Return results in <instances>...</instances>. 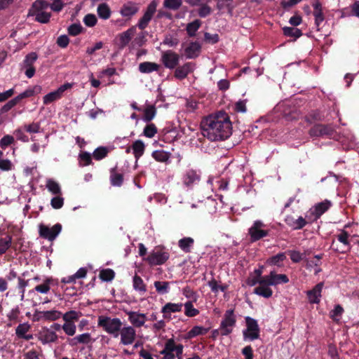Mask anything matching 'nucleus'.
Masks as SVG:
<instances>
[{"mask_svg":"<svg viewBox=\"0 0 359 359\" xmlns=\"http://www.w3.org/2000/svg\"><path fill=\"white\" fill-rule=\"evenodd\" d=\"M236 324V316L233 309L226 310L221 321L219 330L222 336H227L233 332Z\"/></svg>","mask_w":359,"mask_h":359,"instance_id":"5","label":"nucleus"},{"mask_svg":"<svg viewBox=\"0 0 359 359\" xmlns=\"http://www.w3.org/2000/svg\"><path fill=\"white\" fill-rule=\"evenodd\" d=\"M311 137L334 139L337 136L335 126L332 124L315 123L309 130Z\"/></svg>","mask_w":359,"mask_h":359,"instance_id":"3","label":"nucleus"},{"mask_svg":"<svg viewBox=\"0 0 359 359\" xmlns=\"http://www.w3.org/2000/svg\"><path fill=\"white\" fill-rule=\"evenodd\" d=\"M161 66L152 62H143L139 65V71L143 74H149L153 72H158Z\"/></svg>","mask_w":359,"mask_h":359,"instance_id":"26","label":"nucleus"},{"mask_svg":"<svg viewBox=\"0 0 359 359\" xmlns=\"http://www.w3.org/2000/svg\"><path fill=\"white\" fill-rule=\"evenodd\" d=\"M119 334H121V343L123 345L132 344L135 339L136 332L131 326L121 327Z\"/></svg>","mask_w":359,"mask_h":359,"instance_id":"15","label":"nucleus"},{"mask_svg":"<svg viewBox=\"0 0 359 359\" xmlns=\"http://www.w3.org/2000/svg\"><path fill=\"white\" fill-rule=\"evenodd\" d=\"M323 287V283L320 282L316 285L312 290L307 291V297L311 304H318L320 302Z\"/></svg>","mask_w":359,"mask_h":359,"instance_id":"21","label":"nucleus"},{"mask_svg":"<svg viewBox=\"0 0 359 359\" xmlns=\"http://www.w3.org/2000/svg\"><path fill=\"white\" fill-rule=\"evenodd\" d=\"M133 155L137 161L144 153L145 144L140 140H135L132 144Z\"/></svg>","mask_w":359,"mask_h":359,"instance_id":"28","label":"nucleus"},{"mask_svg":"<svg viewBox=\"0 0 359 359\" xmlns=\"http://www.w3.org/2000/svg\"><path fill=\"white\" fill-rule=\"evenodd\" d=\"M201 25L202 22L198 19H196L193 22L188 23L186 27V31L189 36H195L196 32L201 27Z\"/></svg>","mask_w":359,"mask_h":359,"instance_id":"34","label":"nucleus"},{"mask_svg":"<svg viewBox=\"0 0 359 359\" xmlns=\"http://www.w3.org/2000/svg\"><path fill=\"white\" fill-rule=\"evenodd\" d=\"M57 339L58 337L56 333L53 330H50L49 329L44 330L41 333L39 337V340L43 344L55 342Z\"/></svg>","mask_w":359,"mask_h":359,"instance_id":"27","label":"nucleus"},{"mask_svg":"<svg viewBox=\"0 0 359 359\" xmlns=\"http://www.w3.org/2000/svg\"><path fill=\"white\" fill-rule=\"evenodd\" d=\"M97 326L114 337H118L122 322L118 318H111L107 316H100L97 319Z\"/></svg>","mask_w":359,"mask_h":359,"instance_id":"2","label":"nucleus"},{"mask_svg":"<svg viewBox=\"0 0 359 359\" xmlns=\"http://www.w3.org/2000/svg\"><path fill=\"white\" fill-rule=\"evenodd\" d=\"M158 130L156 125L153 123H148L144 128L143 135L149 138H151L157 133Z\"/></svg>","mask_w":359,"mask_h":359,"instance_id":"52","label":"nucleus"},{"mask_svg":"<svg viewBox=\"0 0 359 359\" xmlns=\"http://www.w3.org/2000/svg\"><path fill=\"white\" fill-rule=\"evenodd\" d=\"M48 190L53 195H62V190L58 182L53 179H48L46 184Z\"/></svg>","mask_w":359,"mask_h":359,"instance_id":"38","label":"nucleus"},{"mask_svg":"<svg viewBox=\"0 0 359 359\" xmlns=\"http://www.w3.org/2000/svg\"><path fill=\"white\" fill-rule=\"evenodd\" d=\"M37 54L34 52H32L27 54L23 61L24 67L34 66V63L37 60Z\"/></svg>","mask_w":359,"mask_h":359,"instance_id":"59","label":"nucleus"},{"mask_svg":"<svg viewBox=\"0 0 359 359\" xmlns=\"http://www.w3.org/2000/svg\"><path fill=\"white\" fill-rule=\"evenodd\" d=\"M183 304L182 303L180 304H175V303H167L165 304L161 309V312L163 313V318H170V313H176L180 312L182 311Z\"/></svg>","mask_w":359,"mask_h":359,"instance_id":"24","label":"nucleus"},{"mask_svg":"<svg viewBox=\"0 0 359 359\" xmlns=\"http://www.w3.org/2000/svg\"><path fill=\"white\" fill-rule=\"evenodd\" d=\"M161 61L165 68L173 69L179 65L180 55L172 50L162 52Z\"/></svg>","mask_w":359,"mask_h":359,"instance_id":"12","label":"nucleus"},{"mask_svg":"<svg viewBox=\"0 0 359 359\" xmlns=\"http://www.w3.org/2000/svg\"><path fill=\"white\" fill-rule=\"evenodd\" d=\"M41 90V87L39 86H34L33 88H28L25 90L23 93L19 94L18 96L14 97L13 99L8 101L6 104H5L0 109L1 114H4L10 111L13 107H15L18 103H19L22 100L30 97L33 96L35 93H38Z\"/></svg>","mask_w":359,"mask_h":359,"instance_id":"4","label":"nucleus"},{"mask_svg":"<svg viewBox=\"0 0 359 359\" xmlns=\"http://www.w3.org/2000/svg\"><path fill=\"white\" fill-rule=\"evenodd\" d=\"M62 230V225L60 223L55 224L53 226H49L43 224L39 225V236L50 241H53L58 236Z\"/></svg>","mask_w":359,"mask_h":359,"instance_id":"11","label":"nucleus"},{"mask_svg":"<svg viewBox=\"0 0 359 359\" xmlns=\"http://www.w3.org/2000/svg\"><path fill=\"white\" fill-rule=\"evenodd\" d=\"M82 316V313L74 310L69 311L64 314L62 313V318L66 323H75Z\"/></svg>","mask_w":359,"mask_h":359,"instance_id":"33","label":"nucleus"},{"mask_svg":"<svg viewBox=\"0 0 359 359\" xmlns=\"http://www.w3.org/2000/svg\"><path fill=\"white\" fill-rule=\"evenodd\" d=\"M128 320L131 324L136 327H141L145 323L147 320L146 315L136 311H126Z\"/></svg>","mask_w":359,"mask_h":359,"instance_id":"20","label":"nucleus"},{"mask_svg":"<svg viewBox=\"0 0 359 359\" xmlns=\"http://www.w3.org/2000/svg\"><path fill=\"white\" fill-rule=\"evenodd\" d=\"M182 294L188 299L196 302L198 295L189 286H186L182 289Z\"/></svg>","mask_w":359,"mask_h":359,"instance_id":"64","label":"nucleus"},{"mask_svg":"<svg viewBox=\"0 0 359 359\" xmlns=\"http://www.w3.org/2000/svg\"><path fill=\"white\" fill-rule=\"evenodd\" d=\"M254 293L264 298H269L273 294V290L269 287L259 285L255 288Z\"/></svg>","mask_w":359,"mask_h":359,"instance_id":"46","label":"nucleus"},{"mask_svg":"<svg viewBox=\"0 0 359 359\" xmlns=\"http://www.w3.org/2000/svg\"><path fill=\"white\" fill-rule=\"evenodd\" d=\"M135 32L136 27L135 26H133L130 28L128 29L126 31L121 33L118 35L117 39V45L118 46V48H124L129 43Z\"/></svg>","mask_w":359,"mask_h":359,"instance_id":"18","label":"nucleus"},{"mask_svg":"<svg viewBox=\"0 0 359 359\" xmlns=\"http://www.w3.org/2000/svg\"><path fill=\"white\" fill-rule=\"evenodd\" d=\"M67 31L69 35L75 36L82 32L83 27L81 25V24L74 23L68 27Z\"/></svg>","mask_w":359,"mask_h":359,"instance_id":"60","label":"nucleus"},{"mask_svg":"<svg viewBox=\"0 0 359 359\" xmlns=\"http://www.w3.org/2000/svg\"><path fill=\"white\" fill-rule=\"evenodd\" d=\"M154 285L159 294H165L170 291V282L168 281H155Z\"/></svg>","mask_w":359,"mask_h":359,"instance_id":"43","label":"nucleus"},{"mask_svg":"<svg viewBox=\"0 0 359 359\" xmlns=\"http://www.w3.org/2000/svg\"><path fill=\"white\" fill-rule=\"evenodd\" d=\"M163 7L172 11H177L182 5V0H164Z\"/></svg>","mask_w":359,"mask_h":359,"instance_id":"47","label":"nucleus"},{"mask_svg":"<svg viewBox=\"0 0 359 359\" xmlns=\"http://www.w3.org/2000/svg\"><path fill=\"white\" fill-rule=\"evenodd\" d=\"M100 278L106 282L111 281L115 277L114 271L111 269H105L100 271Z\"/></svg>","mask_w":359,"mask_h":359,"instance_id":"49","label":"nucleus"},{"mask_svg":"<svg viewBox=\"0 0 359 359\" xmlns=\"http://www.w3.org/2000/svg\"><path fill=\"white\" fill-rule=\"evenodd\" d=\"M62 330L68 336H74L76 332V326L74 323H66L62 325Z\"/></svg>","mask_w":359,"mask_h":359,"instance_id":"55","label":"nucleus"},{"mask_svg":"<svg viewBox=\"0 0 359 359\" xmlns=\"http://www.w3.org/2000/svg\"><path fill=\"white\" fill-rule=\"evenodd\" d=\"M45 320L55 321L62 317V312L57 310L46 311Z\"/></svg>","mask_w":359,"mask_h":359,"instance_id":"56","label":"nucleus"},{"mask_svg":"<svg viewBox=\"0 0 359 359\" xmlns=\"http://www.w3.org/2000/svg\"><path fill=\"white\" fill-rule=\"evenodd\" d=\"M12 236L6 234L5 236H0V255L4 254L11 246Z\"/></svg>","mask_w":359,"mask_h":359,"instance_id":"42","label":"nucleus"},{"mask_svg":"<svg viewBox=\"0 0 359 359\" xmlns=\"http://www.w3.org/2000/svg\"><path fill=\"white\" fill-rule=\"evenodd\" d=\"M202 134L210 141L224 140L232 133V124L227 113L219 111L204 118L201 123Z\"/></svg>","mask_w":359,"mask_h":359,"instance_id":"1","label":"nucleus"},{"mask_svg":"<svg viewBox=\"0 0 359 359\" xmlns=\"http://www.w3.org/2000/svg\"><path fill=\"white\" fill-rule=\"evenodd\" d=\"M50 205L54 209H60L64 205V198L61 195H55L50 201Z\"/></svg>","mask_w":359,"mask_h":359,"instance_id":"63","label":"nucleus"},{"mask_svg":"<svg viewBox=\"0 0 359 359\" xmlns=\"http://www.w3.org/2000/svg\"><path fill=\"white\" fill-rule=\"evenodd\" d=\"M98 16L104 20H107L111 16V9L108 4L102 3L100 4L97 9Z\"/></svg>","mask_w":359,"mask_h":359,"instance_id":"41","label":"nucleus"},{"mask_svg":"<svg viewBox=\"0 0 359 359\" xmlns=\"http://www.w3.org/2000/svg\"><path fill=\"white\" fill-rule=\"evenodd\" d=\"M201 46L197 41L191 42L189 45L185 48L184 53L188 59H194L197 57L201 52Z\"/></svg>","mask_w":359,"mask_h":359,"instance_id":"23","label":"nucleus"},{"mask_svg":"<svg viewBox=\"0 0 359 359\" xmlns=\"http://www.w3.org/2000/svg\"><path fill=\"white\" fill-rule=\"evenodd\" d=\"M139 9L140 7L137 4L128 1L121 6L120 13L123 17L130 19L139 11Z\"/></svg>","mask_w":359,"mask_h":359,"instance_id":"19","label":"nucleus"},{"mask_svg":"<svg viewBox=\"0 0 359 359\" xmlns=\"http://www.w3.org/2000/svg\"><path fill=\"white\" fill-rule=\"evenodd\" d=\"M306 121L310 124L314 123L315 122L323 121L325 119L324 115L318 110L312 111L305 118Z\"/></svg>","mask_w":359,"mask_h":359,"instance_id":"39","label":"nucleus"},{"mask_svg":"<svg viewBox=\"0 0 359 359\" xmlns=\"http://www.w3.org/2000/svg\"><path fill=\"white\" fill-rule=\"evenodd\" d=\"M200 180L201 175L199 172L194 169L187 170L184 172L182 178L184 185L189 188L198 184Z\"/></svg>","mask_w":359,"mask_h":359,"instance_id":"14","label":"nucleus"},{"mask_svg":"<svg viewBox=\"0 0 359 359\" xmlns=\"http://www.w3.org/2000/svg\"><path fill=\"white\" fill-rule=\"evenodd\" d=\"M208 328H205L203 327L194 326L188 332V334L190 338H192L198 335L205 334L208 332Z\"/></svg>","mask_w":359,"mask_h":359,"instance_id":"53","label":"nucleus"},{"mask_svg":"<svg viewBox=\"0 0 359 359\" xmlns=\"http://www.w3.org/2000/svg\"><path fill=\"white\" fill-rule=\"evenodd\" d=\"M133 286L134 290L138 291L140 294H144L147 291V286L142 278L137 274L133 276Z\"/></svg>","mask_w":359,"mask_h":359,"instance_id":"35","label":"nucleus"},{"mask_svg":"<svg viewBox=\"0 0 359 359\" xmlns=\"http://www.w3.org/2000/svg\"><path fill=\"white\" fill-rule=\"evenodd\" d=\"M265 224L260 220H256L254 222L252 226L248 229V234L250 236V241L252 242L257 241L269 234V230L263 229L265 227Z\"/></svg>","mask_w":359,"mask_h":359,"instance_id":"10","label":"nucleus"},{"mask_svg":"<svg viewBox=\"0 0 359 359\" xmlns=\"http://www.w3.org/2000/svg\"><path fill=\"white\" fill-rule=\"evenodd\" d=\"M312 6L313 8V15L314 18L324 15L323 12V6L319 0H315L312 3Z\"/></svg>","mask_w":359,"mask_h":359,"instance_id":"61","label":"nucleus"},{"mask_svg":"<svg viewBox=\"0 0 359 359\" xmlns=\"http://www.w3.org/2000/svg\"><path fill=\"white\" fill-rule=\"evenodd\" d=\"M194 240L191 237H184L179 240L178 246L185 253H189L194 245Z\"/></svg>","mask_w":359,"mask_h":359,"instance_id":"30","label":"nucleus"},{"mask_svg":"<svg viewBox=\"0 0 359 359\" xmlns=\"http://www.w3.org/2000/svg\"><path fill=\"white\" fill-rule=\"evenodd\" d=\"M157 6L158 1L156 0L151 1L148 4L142 17L140 18L137 24V27L140 29L144 30L148 27L149 22H151L155 13L156 12Z\"/></svg>","mask_w":359,"mask_h":359,"instance_id":"8","label":"nucleus"},{"mask_svg":"<svg viewBox=\"0 0 359 359\" xmlns=\"http://www.w3.org/2000/svg\"><path fill=\"white\" fill-rule=\"evenodd\" d=\"M109 153V149L106 147H99L95 149L93 153V158L97 161H100L105 158Z\"/></svg>","mask_w":359,"mask_h":359,"instance_id":"50","label":"nucleus"},{"mask_svg":"<svg viewBox=\"0 0 359 359\" xmlns=\"http://www.w3.org/2000/svg\"><path fill=\"white\" fill-rule=\"evenodd\" d=\"M169 253L165 250L164 248L157 246L149 255L147 261L150 265H162L169 259Z\"/></svg>","mask_w":359,"mask_h":359,"instance_id":"6","label":"nucleus"},{"mask_svg":"<svg viewBox=\"0 0 359 359\" xmlns=\"http://www.w3.org/2000/svg\"><path fill=\"white\" fill-rule=\"evenodd\" d=\"M344 310L340 304L335 305L333 310L330 312V318L335 323H338L341 319Z\"/></svg>","mask_w":359,"mask_h":359,"instance_id":"44","label":"nucleus"},{"mask_svg":"<svg viewBox=\"0 0 359 359\" xmlns=\"http://www.w3.org/2000/svg\"><path fill=\"white\" fill-rule=\"evenodd\" d=\"M142 120L146 123H149L156 115V109L154 105L149 104L144 109Z\"/></svg>","mask_w":359,"mask_h":359,"instance_id":"31","label":"nucleus"},{"mask_svg":"<svg viewBox=\"0 0 359 359\" xmlns=\"http://www.w3.org/2000/svg\"><path fill=\"white\" fill-rule=\"evenodd\" d=\"M116 166L110 169V182L112 186L121 187L123 182V176L116 172Z\"/></svg>","mask_w":359,"mask_h":359,"instance_id":"29","label":"nucleus"},{"mask_svg":"<svg viewBox=\"0 0 359 359\" xmlns=\"http://www.w3.org/2000/svg\"><path fill=\"white\" fill-rule=\"evenodd\" d=\"M171 154L163 150H156L151 154V156L158 162L166 163L170 158Z\"/></svg>","mask_w":359,"mask_h":359,"instance_id":"37","label":"nucleus"},{"mask_svg":"<svg viewBox=\"0 0 359 359\" xmlns=\"http://www.w3.org/2000/svg\"><path fill=\"white\" fill-rule=\"evenodd\" d=\"M72 87V85L69 83H66L60 86L56 90L50 92L43 97V104H48L60 99L62 97L64 92Z\"/></svg>","mask_w":359,"mask_h":359,"instance_id":"13","label":"nucleus"},{"mask_svg":"<svg viewBox=\"0 0 359 359\" xmlns=\"http://www.w3.org/2000/svg\"><path fill=\"white\" fill-rule=\"evenodd\" d=\"M245 320L247 328L243 332L244 339H248L250 341L257 339L260 333L257 321L250 316L245 317Z\"/></svg>","mask_w":359,"mask_h":359,"instance_id":"7","label":"nucleus"},{"mask_svg":"<svg viewBox=\"0 0 359 359\" xmlns=\"http://www.w3.org/2000/svg\"><path fill=\"white\" fill-rule=\"evenodd\" d=\"M332 203L328 200H325L323 202L317 203L313 210H311V214L314 216V220L319 219L325 212H327L331 207Z\"/></svg>","mask_w":359,"mask_h":359,"instance_id":"22","label":"nucleus"},{"mask_svg":"<svg viewBox=\"0 0 359 359\" xmlns=\"http://www.w3.org/2000/svg\"><path fill=\"white\" fill-rule=\"evenodd\" d=\"M284 221L292 230L302 229L308 224V222L302 216H299L296 219L292 215H287Z\"/></svg>","mask_w":359,"mask_h":359,"instance_id":"16","label":"nucleus"},{"mask_svg":"<svg viewBox=\"0 0 359 359\" xmlns=\"http://www.w3.org/2000/svg\"><path fill=\"white\" fill-rule=\"evenodd\" d=\"M184 314L188 317H195L199 313V311L195 309L191 301H188L184 304Z\"/></svg>","mask_w":359,"mask_h":359,"instance_id":"51","label":"nucleus"},{"mask_svg":"<svg viewBox=\"0 0 359 359\" xmlns=\"http://www.w3.org/2000/svg\"><path fill=\"white\" fill-rule=\"evenodd\" d=\"M174 77L178 80H183L187 76L193 72L194 69V64L192 62H186L182 66H177L175 68Z\"/></svg>","mask_w":359,"mask_h":359,"instance_id":"17","label":"nucleus"},{"mask_svg":"<svg viewBox=\"0 0 359 359\" xmlns=\"http://www.w3.org/2000/svg\"><path fill=\"white\" fill-rule=\"evenodd\" d=\"M183 345L180 344H175L173 339H169L166 341L164 348L161 351V354L163 355V359H175L174 351L176 352V356L182 355Z\"/></svg>","mask_w":359,"mask_h":359,"instance_id":"9","label":"nucleus"},{"mask_svg":"<svg viewBox=\"0 0 359 359\" xmlns=\"http://www.w3.org/2000/svg\"><path fill=\"white\" fill-rule=\"evenodd\" d=\"M290 255L293 263H299L303 259L304 254L297 250H287L285 254Z\"/></svg>","mask_w":359,"mask_h":359,"instance_id":"58","label":"nucleus"},{"mask_svg":"<svg viewBox=\"0 0 359 359\" xmlns=\"http://www.w3.org/2000/svg\"><path fill=\"white\" fill-rule=\"evenodd\" d=\"M270 277L272 278L273 282V285H277L279 284H285L289 282V278L285 274H278L275 271L270 272Z\"/></svg>","mask_w":359,"mask_h":359,"instance_id":"40","label":"nucleus"},{"mask_svg":"<svg viewBox=\"0 0 359 359\" xmlns=\"http://www.w3.org/2000/svg\"><path fill=\"white\" fill-rule=\"evenodd\" d=\"M283 34L286 36L293 37L294 39L302 35L301 29L292 27H285L283 28Z\"/></svg>","mask_w":359,"mask_h":359,"instance_id":"45","label":"nucleus"},{"mask_svg":"<svg viewBox=\"0 0 359 359\" xmlns=\"http://www.w3.org/2000/svg\"><path fill=\"white\" fill-rule=\"evenodd\" d=\"M198 6L199 8L197 11V13L200 18H205L212 13V9L210 6L208 5V3L205 2Z\"/></svg>","mask_w":359,"mask_h":359,"instance_id":"48","label":"nucleus"},{"mask_svg":"<svg viewBox=\"0 0 359 359\" xmlns=\"http://www.w3.org/2000/svg\"><path fill=\"white\" fill-rule=\"evenodd\" d=\"M286 259L285 252H280L266 259V263L269 266H282V262Z\"/></svg>","mask_w":359,"mask_h":359,"instance_id":"32","label":"nucleus"},{"mask_svg":"<svg viewBox=\"0 0 359 359\" xmlns=\"http://www.w3.org/2000/svg\"><path fill=\"white\" fill-rule=\"evenodd\" d=\"M233 2V0H217V8L221 11L223 8H226L228 11L231 12L233 9V6L232 5Z\"/></svg>","mask_w":359,"mask_h":359,"instance_id":"57","label":"nucleus"},{"mask_svg":"<svg viewBox=\"0 0 359 359\" xmlns=\"http://www.w3.org/2000/svg\"><path fill=\"white\" fill-rule=\"evenodd\" d=\"M15 140L12 135H6L0 140V147L4 149L9 145L13 144Z\"/></svg>","mask_w":359,"mask_h":359,"instance_id":"62","label":"nucleus"},{"mask_svg":"<svg viewBox=\"0 0 359 359\" xmlns=\"http://www.w3.org/2000/svg\"><path fill=\"white\" fill-rule=\"evenodd\" d=\"M31 327L27 323L19 324L15 329V334L19 339L29 341L33 338L32 334H27Z\"/></svg>","mask_w":359,"mask_h":359,"instance_id":"25","label":"nucleus"},{"mask_svg":"<svg viewBox=\"0 0 359 359\" xmlns=\"http://www.w3.org/2000/svg\"><path fill=\"white\" fill-rule=\"evenodd\" d=\"M53 279L52 278H47L42 284L36 285L34 290L41 294H47L50 290V285L53 284Z\"/></svg>","mask_w":359,"mask_h":359,"instance_id":"36","label":"nucleus"},{"mask_svg":"<svg viewBox=\"0 0 359 359\" xmlns=\"http://www.w3.org/2000/svg\"><path fill=\"white\" fill-rule=\"evenodd\" d=\"M35 16L36 21L41 23H47L49 22L51 15L50 13L44 11H36Z\"/></svg>","mask_w":359,"mask_h":359,"instance_id":"54","label":"nucleus"}]
</instances>
